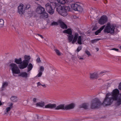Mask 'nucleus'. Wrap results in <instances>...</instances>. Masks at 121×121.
<instances>
[{"label":"nucleus","mask_w":121,"mask_h":121,"mask_svg":"<svg viewBox=\"0 0 121 121\" xmlns=\"http://www.w3.org/2000/svg\"><path fill=\"white\" fill-rule=\"evenodd\" d=\"M8 83L7 82H4L3 83L1 87V90H3L4 89L8 86Z\"/></svg>","instance_id":"nucleus-24"},{"label":"nucleus","mask_w":121,"mask_h":121,"mask_svg":"<svg viewBox=\"0 0 121 121\" xmlns=\"http://www.w3.org/2000/svg\"><path fill=\"white\" fill-rule=\"evenodd\" d=\"M15 62L17 64H22V62L21 58H19V59L15 58Z\"/></svg>","instance_id":"nucleus-19"},{"label":"nucleus","mask_w":121,"mask_h":121,"mask_svg":"<svg viewBox=\"0 0 121 121\" xmlns=\"http://www.w3.org/2000/svg\"><path fill=\"white\" fill-rule=\"evenodd\" d=\"M37 86L38 87H39V86L40 85H41V84L40 82H38L37 83Z\"/></svg>","instance_id":"nucleus-45"},{"label":"nucleus","mask_w":121,"mask_h":121,"mask_svg":"<svg viewBox=\"0 0 121 121\" xmlns=\"http://www.w3.org/2000/svg\"><path fill=\"white\" fill-rule=\"evenodd\" d=\"M96 39V41H98L99 40H101L100 39Z\"/></svg>","instance_id":"nucleus-50"},{"label":"nucleus","mask_w":121,"mask_h":121,"mask_svg":"<svg viewBox=\"0 0 121 121\" xmlns=\"http://www.w3.org/2000/svg\"><path fill=\"white\" fill-rule=\"evenodd\" d=\"M8 105L9 107L10 108H11L13 107V104L12 103H8Z\"/></svg>","instance_id":"nucleus-38"},{"label":"nucleus","mask_w":121,"mask_h":121,"mask_svg":"<svg viewBox=\"0 0 121 121\" xmlns=\"http://www.w3.org/2000/svg\"><path fill=\"white\" fill-rule=\"evenodd\" d=\"M78 57L79 59L81 60H82L84 59L83 58L80 56L78 55Z\"/></svg>","instance_id":"nucleus-42"},{"label":"nucleus","mask_w":121,"mask_h":121,"mask_svg":"<svg viewBox=\"0 0 121 121\" xmlns=\"http://www.w3.org/2000/svg\"><path fill=\"white\" fill-rule=\"evenodd\" d=\"M54 4L56 8V11L64 17L67 15V11H70V8L69 6L62 7L58 3H55Z\"/></svg>","instance_id":"nucleus-3"},{"label":"nucleus","mask_w":121,"mask_h":121,"mask_svg":"<svg viewBox=\"0 0 121 121\" xmlns=\"http://www.w3.org/2000/svg\"><path fill=\"white\" fill-rule=\"evenodd\" d=\"M82 48V46H79L77 49V51L78 52H79L80 50H81Z\"/></svg>","instance_id":"nucleus-35"},{"label":"nucleus","mask_w":121,"mask_h":121,"mask_svg":"<svg viewBox=\"0 0 121 121\" xmlns=\"http://www.w3.org/2000/svg\"><path fill=\"white\" fill-rule=\"evenodd\" d=\"M85 52L88 55V56L91 55L90 52L88 50H86Z\"/></svg>","instance_id":"nucleus-37"},{"label":"nucleus","mask_w":121,"mask_h":121,"mask_svg":"<svg viewBox=\"0 0 121 121\" xmlns=\"http://www.w3.org/2000/svg\"><path fill=\"white\" fill-rule=\"evenodd\" d=\"M4 22V21L3 19H0V28L3 26Z\"/></svg>","instance_id":"nucleus-27"},{"label":"nucleus","mask_w":121,"mask_h":121,"mask_svg":"<svg viewBox=\"0 0 121 121\" xmlns=\"http://www.w3.org/2000/svg\"><path fill=\"white\" fill-rule=\"evenodd\" d=\"M50 71L53 75L55 74L56 73L55 70L53 68Z\"/></svg>","instance_id":"nucleus-33"},{"label":"nucleus","mask_w":121,"mask_h":121,"mask_svg":"<svg viewBox=\"0 0 121 121\" xmlns=\"http://www.w3.org/2000/svg\"><path fill=\"white\" fill-rule=\"evenodd\" d=\"M56 52V54L58 56H60L61 55V53L59 51L56 49L54 50Z\"/></svg>","instance_id":"nucleus-30"},{"label":"nucleus","mask_w":121,"mask_h":121,"mask_svg":"<svg viewBox=\"0 0 121 121\" xmlns=\"http://www.w3.org/2000/svg\"><path fill=\"white\" fill-rule=\"evenodd\" d=\"M58 24L56 22H53L51 23V25L52 26H55V25H57Z\"/></svg>","instance_id":"nucleus-34"},{"label":"nucleus","mask_w":121,"mask_h":121,"mask_svg":"<svg viewBox=\"0 0 121 121\" xmlns=\"http://www.w3.org/2000/svg\"><path fill=\"white\" fill-rule=\"evenodd\" d=\"M36 56L37 57H38L36 59V61L37 62L39 63H41V61L40 60V58L39 57V56L38 55H37Z\"/></svg>","instance_id":"nucleus-31"},{"label":"nucleus","mask_w":121,"mask_h":121,"mask_svg":"<svg viewBox=\"0 0 121 121\" xmlns=\"http://www.w3.org/2000/svg\"><path fill=\"white\" fill-rule=\"evenodd\" d=\"M58 23L60 24L61 27L62 29H66L67 27L66 24L61 20H59L58 21Z\"/></svg>","instance_id":"nucleus-14"},{"label":"nucleus","mask_w":121,"mask_h":121,"mask_svg":"<svg viewBox=\"0 0 121 121\" xmlns=\"http://www.w3.org/2000/svg\"><path fill=\"white\" fill-rule=\"evenodd\" d=\"M30 7V5L29 4H27L26 5H25V9H27L29 8Z\"/></svg>","instance_id":"nucleus-39"},{"label":"nucleus","mask_w":121,"mask_h":121,"mask_svg":"<svg viewBox=\"0 0 121 121\" xmlns=\"http://www.w3.org/2000/svg\"><path fill=\"white\" fill-rule=\"evenodd\" d=\"M89 104L87 103H83L79 106V108H83L85 109H87L88 108Z\"/></svg>","instance_id":"nucleus-17"},{"label":"nucleus","mask_w":121,"mask_h":121,"mask_svg":"<svg viewBox=\"0 0 121 121\" xmlns=\"http://www.w3.org/2000/svg\"><path fill=\"white\" fill-rule=\"evenodd\" d=\"M57 1L58 3L62 4H67L69 2V0H57Z\"/></svg>","instance_id":"nucleus-18"},{"label":"nucleus","mask_w":121,"mask_h":121,"mask_svg":"<svg viewBox=\"0 0 121 121\" xmlns=\"http://www.w3.org/2000/svg\"><path fill=\"white\" fill-rule=\"evenodd\" d=\"M41 86H43V87H46V85L44 84L43 85L42 84Z\"/></svg>","instance_id":"nucleus-49"},{"label":"nucleus","mask_w":121,"mask_h":121,"mask_svg":"<svg viewBox=\"0 0 121 121\" xmlns=\"http://www.w3.org/2000/svg\"><path fill=\"white\" fill-rule=\"evenodd\" d=\"M11 109V108H10L9 107L7 108L6 109L5 112L4 114H8V112L10 111Z\"/></svg>","instance_id":"nucleus-29"},{"label":"nucleus","mask_w":121,"mask_h":121,"mask_svg":"<svg viewBox=\"0 0 121 121\" xmlns=\"http://www.w3.org/2000/svg\"><path fill=\"white\" fill-rule=\"evenodd\" d=\"M23 5L22 4H20L18 6V8H20V9H23Z\"/></svg>","instance_id":"nucleus-41"},{"label":"nucleus","mask_w":121,"mask_h":121,"mask_svg":"<svg viewBox=\"0 0 121 121\" xmlns=\"http://www.w3.org/2000/svg\"><path fill=\"white\" fill-rule=\"evenodd\" d=\"M10 66L13 74H18L20 73V70L16 64L14 63H11L10 64Z\"/></svg>","instance_id":"nucleus-8"},{"label":"nucleus","mask_w":121,"mask_h":121,"mask_svg":"<svg viewBox=\"0 0 121 121\" xmlns=\"http://www.w3.org/2000/svg\"><path fill=\"white\" fill-rule=\"evenodd\" d=\"M102 104V103L98 99L95 98L92 100L91 102V108L92 109H95Z\"/></svg>","instance_id":"nucleus-7"},{"label":"nucleus","mask_w":121,"mask_h":121,"mask_svg":"<svg viewBox=\"0 0 121 121\" xmlns=\"http://www.w3.org/2000/svg\"><path fill=\"white\" fill-rule=\"evenodd\" d=\"M114 101H116L115 104L117 106L121 104V94H119L117 89H114L111 93H107L102 104L105 106L110 105L112 104Z\"/></svg>","instance_id":"nucleus-1"},{"label":"nucleus","mask_w":121,"mask_h":121,"mask_svg":"<svg viewBox=\"0 0 121 121\" xmlns=\"http://www.w3.org/2000/svg\"><path fill=\"white\" fill-rule=\"evenodd\" d=\"M120 29L119 27L117 26H115L113 25H111L109 23H108L107 24L104 30L105 33H113L115 31L116 32L119 31Z\"/></svg>","instance_id":"nucleus-4"},{"label":"nucleus","mask_w":121,"mask_h":121,"mask_svg":"<svg viewBox=\"0 0 121 121\" xmlns=\"http://www.w3.org/2000/svg\"><path fill=\"white\" fill-rule=\"evenodd\" d=\"M112 50H114L116 51H118V49L115 48H113L112 49H111Z\"/></svg>","instance_id":"nucleus-47"},{"label":"nucleus","mask_w":121,"mask_h":121,"mask_svg":"<svg viewBox=\"0 0 121 121\" xmlns=\"http://www.w3.org/2000/svg\"><path fill=\"white\" fill-rule=\"evenodd\" d=\"M2 104V103L1 101L0 100V105H1Z\"/></svg>","instance_id":"nucleus-52"},{"label":"nucleus","mask_w":121,"mask_h":121,"mask_svg":"<svg viewBox=\"0 0 121 121\" xmlns=\"http://www.w3.org/2000/svg\"><path fill=\"white\" fill-rule=\"evenodd\" d=\"M36 105L37 107H43L45 105V103L43 101H41L36 104Z\"/></svg>","instance_id":"nucleus-22"},{"label":"nucleus","mask_w":121,"mask_h":121,"mask_svg":"<svg viewBox=\"0 0 121 121\" xmlns=\"http://www.w3.org/2000/svg\"><path fill=\"white\" fill-rule=\"evenodd\" d=\"M64 33L70 35H68V38L69 42H72V44H74L77 42L78 43L81 45L83 43V36H79L78 33H74L73 35H72V32L71 29L69 28L63 31Z\"/></svg>","instance_id":"nucleus-2"},{"label":"nucleus","mask_w":121,"mask_h":121,"mask_svg":"<svg viewBox=\"0 0 121 121\" xmlns=\"http://www.w3.org/2000/svg\"><path fill=\"white\" fill-rule=\"evenodd\" d=\"M47 11L51 15L54 13L55 7H52L50 4L48 3L45 5Z\"/></svg>","instance_id":"nucleus-10"},{"label":"nucleus","mask_w":121,"mask_h":121,"mask_svg":"<svg viewBox=\"0 0 121 121\" xmlns=\"http://www.w3.org/2000/svg\"><path fill=\"white\" fill-rule=\"evenodd\" d=\"M105 0L106 1V2L105 3V2H104V3H105V4L107 3V0Z\"/></svg>","instance_id":"nucleus-53"},{"label":"nucleus","mask_w":121,"mask_h":121,"mask_svg":"<svg viewBox=\"0 0 121 121\" xmlns=\"http://www.w3.org/2000/svg\"><path fill=\"white\" fill-rule=\"evenodd\" d=\"M120 48L121 49V46L120 47Z\"/></svg>","instance_id":"nucleus-54"},{"label":"nucleus","mask_w":121,"mask_h":121,"mask_svg":"<svg viewBox=\"0 0 121 121\" xmlns=\"http://www.w3.org/2000/svg\"><path fill=\"white\" fill-rule=\"evenodd\" d=\"M97 42L96 39L92 40L91 41V42L92 43H94Z\"/></svg>","instance_id":"nucleus-43"},{"label":"nucleus","mask_w":121,"mask_h":121,"mask_svg":"<svg viewBox=\"0 0 121 121\" xmlns=\"http://www.w3.org/2000/svg\"><path fill=\"white\" fill-rule=\"evenodd\" d=\"M45 108H46L52 109L55 108L56 110L59 109H65V106L64 104H61L56 107V105L55 104H49L45 106Z\"/></svg>","instance_id":"nucleus-5"},{"label":"nucleus","mask_w":121,"mask_h":121,"mask_svg":"<svg viewBox=\"0 0 121 121\" xmlns=\"http://www.w3.org/2000/svg\"><path fill=\"white\" fill-rule=\"evenodd\" d=\"M42 72H39V73L38 74L36 77H40L42 75Z\"/></svg>","instance_id":"nucleus-36"},{"label":"nucleus","mask_w":121,"mask_h":121,"mask_svg":"<svg viewBox=\"0 0 121 121\" xmlns=\"http://www.w3.org/2000/svg\"><path fill=\"white\" fill-rule=\"evenodd\" d=\"M24 57L25 60L23 61L22 64L18 65L19 68L21 69H23L27 67L30 59V56L27 55H25Z\"/></svg>","instance_id":"nucleus-6"},{"label":"nucleus","mask_w":121,"mask_h":121,"mask_svg":"<svg viewBox=\"0 0 121 121\" xmlns=\"http://www.w3.org/2000/svg\"><path fill=\"white\" fill-rule=\"evenodd\" d=\"M105 25H103L102 26L99 30L96 31L95 33V34L96 35H97L98 34L100 33L101 31L103 30L104 28Z\"/></svg>","instance_id":"nucleus-23"},{"label":"nucleus","mask_w":121,"mask_h":121,"mask_svg":"<svg viewBox=\"0 0 121 121\" xmlns=\"http://www.w3.org/2000/svg\"><path fill=\"white\" fill-rule=\"evenodd\" d=\"M96 49L97 50V51H98V50H99V49L98 48H96Z\"/></svg>","instance_id":"nucleus-51"},{"label":"nucleus","mask_w":121,"mask_h":121,"mask_svg":"<svg viewBox=\"0 0 121 121\" xmlns=\"http://www.w3.org/2000/svg\"><path fill=\"white\" fill-rule=\"evenodd\" d=\"M10 99L12 101L15 102L17 101V97L15 96H13L11 97L10 98Z\"/></svg>","instance_id":"nucleus-26"},{"label":"nucleus","mask_w":121,"mask_h":121,"mask_svg":"<svg viewBox=\"0 0 121 121\" xmlns=\"http://www.w3.org/2000/svg\"><path fill=\"white\" fill-rule=\"evenodd\" d=\"M19 73L20 74H19L18 76L23 78H27L29 76V74L25 72H22L21 73Z\"/></svg>","instance_id":"nucleus-15"},{"label":"nucleus","mask_w":121,"mask_h":121,"mask_svg":"<svg viewBox=\"0 0 121 121\" xmlns=\"http://www.w3.org/2000/svg\"><path fill=\"white\" fill-rule=\"evenodd\" d=\"M71 7L72 9L75 11H78L79 12H81L83 10V8L80 5L76 4L74 3L72 4Z\"/></svg>","instance_id":"nucleus-9"},{"label":"nucleus","mask_w":121,"mask_h":121,"mask_svg":"<svg viewBox=\"0 0 121 121\" xmlns=\"http://www.w3.org/2000/svg\"><path fill=\"white\" fill-rule=\"evenodd\" d=\"M90 77L91 78L96 79L99 77V75L97 73H94L90 74Z\"/></svg>","instance_id":"nucleus-16"},{"label":"nucleus","mask_w":121,"mask_h":121,"mask_svg":"<svg viewBox=\"0 0 121 121\" xmlns=\"http://www.w3.org/2000/svg\"><path fill=\"white\" fill-rule=\"evenodd\" d=\"M45 11L44 9L41 6H38L36 10V11L37 13L41 14Z\"/></svg>","instance_id":"nucleus-12"},{"label":"nucleus","mask_w":121,"mask_h":121,"mask_svg":"<svg viewBox=\"0 0 121 121\" xmlns=\"http://www.w3.org/2000/svg\"><path fill=\"white\" fill-rule=\"evenodd\" d=\"M40 17L41 18H47L48 17V13L44 12L41 14Z\"/></svg>","instance_id":"nucleus-20"},{"label":"nucleus","mask_w":121,"mask_h":121,"mask_svg":"<svg viewBox=\"0 0 121 121\" xmlns=\"http://www.w3.org/2000/svg\"><path fill=\"white\" fill-rule=\"evenodd\" d=\"M106 71H104V72H101L100 73V74H102L104 73H106Z\"/></svg>","instance_id":"nucleus-48"},{"label":"nucleus","mask_w":121,"mask_h":121,"mask_svg":"<svg viewBox=\"0 0 121 121\" xmlns=\"http://www.w3.org/2000/svg\"><path fill=\"white\" fill-rule=\"evenodd\" d=\"M35 38L39 41L41 39H43L44 38L41 35L38 34H36Z\"/></svg>","instance_id":"nucleus-21"},{"label":"nucleus","mask_w":121,"mask_h":121,"mask_svg":"<svg viewBox=\"0 0 121 121\" xmlns=\"http://www.w3.org/2000/svg\"><path fill=\"white\" fill-rule=\"evenodd\" d=\"M18 12L19 14H21L24 13V10L23 9H20L18 8Z\"/></svg>","instance_id":"nucleus-28"},{"label":"nucleus","mask_w":121,"mask_h":121,"mask_svg":"<svg viewBox=\"0 0 121 121\" xmlns=\"http://www.w3.org/2000/svg\"><path fill=\"white\" fill-rule=\"evenodd\" d=\"M75 105L74 103H72L65 106V109L66 110H69L73 108Z\"/></svg>","instance_id":"nucleus-13"},{"label":"nucleus","mask_w":121,"mask_h":121,"mask_svg":"<svg viewBox=\"0 0 121 121\" xmlns=\"http://www.w3.org/2000/svg\"><path fill=\"white\" fill-rule=\"evenodd\" d=\"M44 68L43 66H41L40 67L39 70V72H42L44 70Z\"/></svg>","instance_id":"nucleus-32"},{"label":"nucleus","mask_w":121,"mask_h":121,"mask_svg":"<svg viewBox=\"0 0 121 121\" xmlns=\"http://www.w3.org/2000/svg\"><path fill=\"white\" fill-rule=\"evenodd\" d=\"M118 88L119 89L121 90V82L120 84L118 87Z\"/></svg>","instance_id":"nucleus-44"},{"label":"nucleus","mask_w":121,"mask_h":121,"mask_svg":"<svg viewBox=\"0 0 121 121\" xmlns=\"http://www.w3.org/2000/svg\"><path fill=\"white\" fill-rule=\"evenodd\" d=\"M37 99L34 98L33 99V103L34 104H36V103L37 102Z\"/></svg>","instance_id":"nucleus-40"},{"label":"nucleus","mask_w":121,"mask_h":121,"mask_svg":"<svg viewBox=\"0 0 121 121\" xmlns=\"http://www.w3.org/2000/svg\"><path fill=\"white\" fill-rule=\"evenodd\" d=\"M108 21V18L106 16L103 15L101 17L99 21V23L101 25H103Z\"/></svg>","instance_id":"nucleus-11"},{"label":"nucleus","mask_w":121,"mask_h":121,"mask_svg":"<svg viewBox=\"0 0 121 121\" xmlns=\"http://www.w3.org/2000/svg\"><path fill=\"white\" fill-rule=\"evenodd\" d=\"M27 66V68L28 69L27 72H29L32 70L33 68V65L31 63H30L29 65H28Z\"/></svg>","instance_id":"nucleus-25"},{"label":"nucleus","mask_w":121,"mask_h":121,"mask_svg":"<svg viewBox=\"0 0 121 121\" xmlns=\"http://www.w3.org/2000/svg\"><path fill=\"white\" fill-rule=\"evenodd\" d=\"M49 0V1L50 2V3H53V2H54V1L56 0Z\"/></svg>","instance_id":"nucleus-46"}]
</instances>
